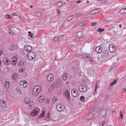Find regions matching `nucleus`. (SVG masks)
<instances>
[{"label":"nucleus","mask_w":126,"mask_h":126,"mask_svg":"<svg viewBox=\"0 0 126 126\" xmlns=\"http://www.w3.org/2000/svg\"><path fill=\"white\" fill-rule=\"evenodd\" d=\"M23 68H22L19 69V71L20 73H21L23 72Z\"/></svg>","instance_id":"nucleus-54"},{"label":"nucleus","mask_w":126,"mask_h":126,"mask_svg":"<svg viewBox=\"0 0 126 126\" xmlns=\"http://www.w3.org/2000/svg\"><path fill=\"white\" fill-rule=\"evenodd\" d=\"M58 38L57 37H55L54 39V41L55 42L57 41L58 40Z\"/></svg>","instance_id":"nucleus-53"},{"label":"nucleus","mask_w":126,"mask_h":126,"mask_svg":"<svg viewBox=\"0 0 126 126\" xmlns=\"http://www.w3.org/2000/svg\"><path fill=\"white\" fill-rule=\"evenodd\" d=\"M12 61H14V62H16V61H16V60H13V59H12Z\"/></svg>","instance_id":"nucleus-61"},{"label":"nucleus","mask_w":126,"mask_h":126,"mask_svg":"<svg viewBox=\"0 0 126 126\" xmlns=\"http://www.w3.org/2000/svg\"><path fill=\"white\" fill-rule=\"evenodd\" d=\"M54 77L53 75L51 74H50L48 75L47 76V80L49 81H52Z\"/></svg>","instance_id":"nucleus-9"},{"label":"nucleus","mask_w":126,"mask_h":126,"mask_svg":"<svg viewBox=\"0 0 126 126\" xmlns=\"http://www.w3.org/2000/svg\"><path fill=\"white\" fill-rule=\"evenodd\" d=\"M54 58H55V59H57V56H56L54 57Z\"/></svg>","instance_id":"nucleus-64"},{"label":"nucleus","mask_w":126,"mask_h":126,"mask_svg":"<svg viewBox=\"0 0 126 126\" xmlns=\"http://www.w3.org/2000/svg\"><path fill=\"white\" fill-rule=\"evenodd\" d=\"M2 66L1 64V60H0V68H1Z\"/></svg>","instance_id":"nucleus-57"},{"label":"nucleus","mask_w":126,"mask_h":126,"mask_svg":"<svg viewBox=\"0 0 126 126\" xmlns=\"http://www.w3.org/2000/svg\"><path fill=\"white\" fill-rule=\"evenodd\" d=\"M12 65H15L16 64V62H15V61L14 62V61H12Z\"/></svg>","instance_id":"nucleus-52"},{"label":"nucleus","mask_w":126,"mask_h":126,"mask_svg":"<svg viewBox=\"0 0 126 126\" xmlns=\"http://www.w3.org/2000/svg\"><path fill=\"white\" fill-rule=\"evenodd\" d=\"M94 113L93 112L92 113H90V114H88L86 115L85 118V119L86 120H89L91 119L93 117V115H95Z\"/></svg>","instance_id":"nucleus-5"},{"label":"nucleus","mask_w":126,"mask_h":126,"mask_svg":"<svg viewBox=\"0 0 126 126\" xmlns=\"http://www.w3.org/2000/svg\"><path fill=\"white\" fill-rule=\"evenodd\" d=\"M28 33L29 34V35L31 37V38H32V36L33 35V34L31 33V32H28Z\"/></svg>","instance_id":"nucleus-40"},{"label":"nucleus","mask_w":126,"mask_h":126,"mask_svg":"<svg viewBox=\"0 0 126 126\" xmlns=\"http://www.w3.org/2000/svg\"><path fill=\"white\" fill-rule=\"evenodd\" d=\"M73 18V16H68L67 18V19L68 20L70 21Z\"/></svg>","instance_id":"nucleus-37"},{"label":"nucleus","mask_w":126,"mask_h":126,"mask_svg":"<svg viewBox=\"0 0 126 126\" xmlns=\"http://www.w3.org/2000/svg\"><path fill=\"white\" fill-rule=\"evenodd\" d=\"M79 91L81 92H83L86 91L87 88L86 86L83 84L79 85L78 87Z\"/></svg>","instance_id":"nucleus-3"},{"label":"nucleus","mask_w":126,"mask_h":126,"mask_svg":"<svg viewBox=\"0 0 126 126\" xmlns=\"http://www.w3.org/2000/svg\"><path fill=\"white\" fill-rule=\"evenodd\" d=\"M80 100L82 102H83L85 100L84 97L83 96H81L80 97Z\"/></svg>","instance_id":"nucleus-34"},{"label":"nucleus","mask_w":126,"mask_h":126,"mask_svg":"<svg viewBox=\"0 0 126 126\" xmlns=\"http://www.w3.org/2000/svg\"><path fill=\"white\" fill-rule=\"evenodd\" d=\"M96 51L97 53H100L102 51V49L100 47H97L95 48Z\"/></svg>","instance_id":"nucleus-14"},{"label":"nucleus","mask_w":126,"mask_h":126,"mask_svg":"<svg viewBox=\"0 0 126 126\" xmlns=\"http://www.w3.org/2000/svg\"><path fill=\"white\" fill-rule=\"evenodd\" d=\"M120 115H121L120 117L121 119H122L123 118V112L122 111H120Z\"/></svg>","instance_id":"nucleus-44"},{"label":"nucleus","mask_w":126,"mask_h":126,"mask_svg":"<svg viewBox=\"0 0 126 126\" xmlns=\"http://www.w3.org/2000/svg\"><path fill=\"white\" fill-rule=\"evenodd\" d=\"M56 86L57 87H59L61 85V81L60 80H57L55 82Z\"/></svg>","instance_id":"nucleus-15"},{"label":"nucleus","mask_w":126,"mask_h":126,"mask_svg":"<svg viewBox=\"0 0 126 126\" xmlns=\"http://www.w3.org/2000/svg\"><path fill=\"white\" fill-rule=\"evenodd\" d=\"M62 1H59L57 2V5L58 7H60L62 6L63 4L62 2Z\"/></svg>","instance_id":"nucleus-25"},{"label":"nucleus","mask_w":126,"mask_h":126,"mask_svg":"<svg viewBox=\"0 0 126 126\" xmlns=\"http://www.w3.org/2000/svg\"><path fill=\"white\" fill-rule=\"evenodd\" d=\"M19 84L21 85H23L24 88L26 87L28 85V83L26 82V81L25 80H22L19 83Z\"/></svg>","instance_id":"nucleus-8"},{"label":"nucleus","mask_w":126,"mask_h":126,"mask_svg":"<svg viewBox=\"0 0 126 126\" xmlns=\"http://www.w3.org/2000/svg\"><path fill=\"white\" fill-rule=\"evenodd\" d=\"M65 107V106L64 105L61 103L57 104L56 106L57 110L59 111H61L63 110Z\"/></svg>","instance_id":"nucleus-2"},{"label":"nucleus","mask_w":126,"mask_h":126,"mask_svg":"<svg viewBox=\"0 0 126 126\" xmlns=\"http://www.w3.org/2000/svg\"><path fill=\"white\" fill-rule=\"evenodd\" d=\"M13 60L17 61V58L16 56H14L12 58Z\"/></svg>","instance_id":"nucleus-49"},{"label":"nucleus","mask_w":126,"mask_h":126,"mask_svg":"<svg viewBox=\"0 0 126 126\" xmlns=\"http://www.w3.org/2000/svg\"><path fill=\"white\" fill-rule=\"evenodd\" d=\"M106 113V111L105 110H101L100 113L101 117H103L105 115Z\"/></svg>","instance_id":"nucleus-19"},{"label":"nucleus","mask_w":126,"mask_h":126,"mask_svg":"<svg viewBox=\"0 0 126 126\" xmlns=\"http://www.w3.org/2000/svg\"><path fill=\"white\" fill-rule=\"evenodd\" d=\"M104 31V29H102L100 28H98V30H97V31H98L100 32H101L102 31Z\"/></svg>","instance_id":"nucleus-45"},{"label":"nucleus","mask_w":126,"mask_h":126,"mask_svg":"<svg viewBox=\"0 0 126 126\" xmlns=\"http://www.w3.org/2000/svg\"><path fill=\"white\" fill-rule=\"evenodd\" d=\"M4 63L6 65H8L10 63V61L7 58H4L3 59Z\"/></svg>","instance_id":"nucleus-13"},{"label":"nucleus","mask_w":126,"mask_h":126,"mask_svg":"<svg viewBox=\"0 0 126 126\" xmlns=\"http://www.w3.org/2000/svg\"><path fill=\"white\" fill-rule=\"evenodd\" d=\"M24 49L27 52H29L32 50V48L30 46L24 45Z\"/></svg>","instance_id":"nucleus-7"},{"label":"nucleus","mask_w":126,"mask_h":126,"mask_svg":"<svg viewBox=\"0 0 126 126\" xmlns=\"http://www.w3.org/2000/svg\"><path fill=\"white\" fill-rule=\"evenodd\" d=\"M95 10V12L98 11L97 10H98V9H96L95 10Z\"/></svg>","instance_id":"nucleus-63"},{"label":"nucleus","mask_w":126,"mask_h":126,"mask_svg":"<svg viewBox=\"0 0 126 126\" xmlns=\"http://www.w3.org/2000/svg\"><path fill=\"white\" fill-rule=\"evenodd\" d=\"M117 80L116 79H115L110 84L111 86H112L114 84H115V83L116 82Z\"/></svg>","instance_id":"nucleus-32"},{"label":"nucleus","mask_w":126,"mask_h":126,"mask_svg":"<svg viewBox=\"0 0 126 126\" xmlns=\"http://www.w3.org/2000/svg\"><path fill=\"white\" fill-rule=\"evenodd\" d=\"M24 101L26 104H29L30 103L29 99L28 98H26L24 99Z\"/></svg>","instance_id":"nucleus-23"},{"label":"nucleus","mask_w":126,"mask_h":126,"mask_svg":"<svg viewBox=\"0 0 126 126\" xmlns=\"http://www.w3.org/2000/svg\"><path fill=\"white\" fill-rule=\"evenodd\" d=\"M45 114V112L44 111H43L40 115L39 116V118H43L44 117Z\"/></svg>","instance_id":"nucleus-24"},{"label":"nucleus","mask_w":126,"mask_h":126,"mask_svg":"<svg viewBox=\"0 0 126 126\" xmlns=\"http://www.w3.org/2000/svg\"><path fill=\"white\" fill-rule=\"evenodd\" d=\"M39 109L38 108H35L33 109L30 113V115L34 116L36 115L38 113Z\"/></svg>","instance_id":"nucleus-4"},{"label":"nucleus","mask_w":126,"mask_h":126,"mask_svg":"<svg viewBox=\"0 0 126 126\" xmlns=\"http://www.w3.org/2000/svg\"><path fill=\"white\" fill-rule=\"evenodd\" d=\"M56 86L55 83H54L52 84L51 86V88L52 89H53L55 86Z\"/></svg>","instance_id":"nucleus-33"},{"label":"nucleus","mask_w":126,"mask_h":126,"mask_svg":"<svg viewBox=\"0 0 126 126\" xmlns=\"http://www.w3.org/2000/svg\"><path fill=\"white\" fill-rule=\"evenodd\" d=\"M26 56V58L29 60H32L35 57V56Z\"/></svg>","instance_id":"nucleus-21"},{"label":"nucleus","mask_w":126,"mask_h":126,"mask_svg":"<svg viewBox=\"0 0 126 126\" xmlns=\"http://www.w3.org/2000/svg\"><path fill=\"white\" fill-rule=\"evenodd\" d=\"M65 97L68 100L70 98L69 94L68 91L66 90L64 93Z\"/></svg>","instance_id":"nucleus-12"},{"label":"nucleus","mask_w":126,"mask_h":126,"mask_svg":"<svg viewBox=\"0 0 126 126\" xmlns=\"http://www.w3.org/2000/svg\"><path fill=\"white\" fill-rule=\"evenodd\" d=\"M44 98V96H40L38 98V99L40 102H42V101H43Z\"/></svg>","instance_id":"nucleus-26"},{"label":"nucleus","mask_w":126,"mask_h":126,"mask_svg":"<svg viewBox=\"0 0 126 126\" xmlns=\"http://www.w3.org/2000/svg\"><path fill=\"white\" fill-rule=\"evenodd\" d=\"M83 35V31H80L78 32L77 33V37L80 38Z\"/></svg>","instance_id":"nucleus-17"},{"label":"nucleus","mask_w":126,"mask_h":126,"mask_svg":"<svg viewBox=\"0 0 126 126\" xmlns=\"http://www.w3.org/2000/svg\"><path fill=\"white\" fill-rule=\"evenodd\" d=\"M0 105L3 108H5L6 106V102L3 100H1L0 101Z\"/></svg>","instance_id":"nucleus-10"},{"label":"nucleus","mask_w":126,"mask_h":126,"mask_svg":"<svg viewBox=\"0 0 126 126\" xmlns=\"http://www.w3.org/2000/svg\"><path fill=\"white\" fill-rule=\"evenodd\" d=\"M86 56H83V57L84 59L86 58Z\"/></svg>","instance_id":"nucleus-58"},{"label":"nucleus","mask_w":126,"mask_h":126,"mask_svg":"<svg viewBox=\"0 0 126 126\" xmlns=\"http://www.w3.org/2000/svg\"><path fill=\"white\" fill-rule=\"evenodd\" d=\"M114 47V46H113V45H109V49H110L111 47Z\"/></svg>","instance_id":"nucleus-50"},{"label":"nucleus","mask_w":126,"mask_h":126,"mask_svg":"<svg viewBox=\"0 0 126 126\" xmlns=\"http://www.w3.org/2000/svg\"><path fill=\"white\" fill-rule=\"evenodd\" d=\"M103 55H107L108 54V51L106 50H105L103 52Z\"/></svg>","instance_id":"nucleus-38"},{"label":"nucleus","mask_w":126,"mask_h":126,"mask_svg":"<svg viewBox=\"0 0 126 126\" xmlns=\"http://www.w3.org/2000/svg\"><path fill=\"white\" fill-rule=\"evenodd\" d=\"M104 124V122H102L99 124V126H102Z\"/></svg>","instance_id":"nucleus-47"},{"label":"nucleus","mask_w":126,"mask_h":126,"mask_svg":"<svg viewBox=\"0 0 126 126\" xmlns=\"http://www.w3.org/2000/svg\"><path fill=\"white\" fill-rule=\"evenodd\" d=\"M119 13L121 14L126 13V8H124L121 9L119 12Z\"/></svg>","instance_id":"nucleus-16"},{"label":"nucleus","mask_w":126,"mask_h":126,"mask_svg":"<svg viewBox=\"0 0 126 126\" xmlns=\"http://www.w3.org/2000/svg\"><path fill=\"white\" fill-rule=\"evenodd\" d=\"M67 74H66L65 73H64V74H63L62 76V78L64 80H65L67 78Z\"/></svg>","instance_id":"nucleus-29"},{"label":"nucleus","mask_w":126,"mask_h":126,"mask_svg":"<svg viewBox=\"0 0 126 126\" xmlns=\"http://www.w3.org/2000/svg\"><path fill=\"white\" fill-rule=\"evenodd\" d=\"M81 2V1L80 0H79V1H77L76 2V4H78L79 3H80Z\"/></svg>","instance_id":"nucleus-55"},{"label":"nucleus","mask_w":126,"mask_h":126,"mask_svg":"<svg viewBox=\"0 0 126 126\" xmlns=\"http://www.w3.org/2000/svg\"><path fill=\"white\" fill-rule=\"evenodd\" d=\"M94 110L93 111V112L94 113L95 111L96 112L95 113H98V112H97V111L98 110V106H95L94 107ZM92 112H93V111H92Z\"/></svg>","instance_id":"nucleus-22"},{"label":"nucleus","mask_w":126,"mask_h":126,"mask_svg":"<svg viewBox=\"0 0 126 126\" xmlns=\"http://www.w3.org/2000/svg\"><path fill=\"white\" fill-rule=\"evenodd\" d=\"M11 18L10 16L9 15H5V18L6 19H9Z\"/></svg>","instance_id":"nucleus-31"},{"label":"nucleus","mask_w":126,"mask_h":126,"mask_svg":"<svg viewBox=\"0 0 126 126\" xmlns=\"http://www.w3.org/2000/svg\"><path fill=\"white\" fill-rule=\"evenodd\" d=\"M20 53L22 55H25V52H24V50H23L21 49L20 51Z\"/></svg>","instance_id":"nucleus-39"},{"label":"nucleus","mask_w":126,"mask_h":126,"mask_svg":"<svg viewBox=\"0 0 126 126\" xmlns=\"http://www.w3.org/2000/svg\"><path fill=\"white\" fill-rule=\"evenodd\" d=\"M71 94L72 95L73 97H75L78 95L77 92L75 89H74L71 91Z\"/></svg>","instance_id":"nucleus-11"},{"label":"nucleus","mask_w":126,"mask_h":126,"mask_svg":"<svg viewBox=\"0 0 126 126\" xmlns=\"http://www.w3.org/2000/svg\"><path fill=\"white\" fill-rule=\"evenodd\" d=\"M115 67H114V66L112 67V68L111 67V68L110 69L111 70L112 69H115Z\"/></svg>","instance_id":"nucleus-59"},{"label":"nucleus","mask_w":126,"mask_h":126,"mask_svg":"<svg viewBox=\"0 0 126 126\" xmlns=\"http://www.w3.org/2000/svg\"><path fill=\"white\" fill-rule=\"evenodd\" d=\"M4 85L5 87L6 88H8L9 86V82L7 81H5L4 82Z\"/></svg>","instance_id":"nucleus-18"},{"label":"nucleus","mask_w":126,"mask_h":126,"mask_svg":"<svg viewBox=\"0 0 126 126\" xmlns=\"http://www.w3.org/2000/svg\"><path fill=\"white\" fill-rule=\"evenodd\" d=\"M85 21H82L79 24V25L80 26L82 27L85 24Z\"/></svg>","instance_id":"nucleus-30"},{"label":"nucleus","mask_w":126,"mask_h":126,"mask_svg":"<svg viewBox=\"0 0 126 126\" xmlns=\"http://www.w3.org/2000/svg\"><path fill=\"white\" fill-rule=\"evenodd\" d=\"M17 76V74L16 73H14L12 75L13 79L14 80L16 79V77Z\"/></svg>","instance_id":"nucleus-28"},{"label":"nucleus","mask_w":126,"mask_h":126,"mask_svg":"<svg viewBox=\"0 0 126 126\" xmlns=\"http://www.w3.org/2000/svg\"><path fill=\"white\" fill-rule=\"evenodd\" d=\"M2 51L0 50V55H1L2 53Z\"/></svg>","instance_id":"nucleus-60"},{"label":"nucleus","mask_w":126,"mask_h":126,"mask_svg":"<svg viewBox=\"0 0 126 126\" xmlns=\"http://www.w3.org/2000/svg\"><path fill=\"white\" fill-rule=\"evenodd\" d=\"M113 49L114 50H115V47H111L109 49V50L112 53L113 52V50H112Z\"/></svg>","instance_id":"nucleus-35"},{"label":"nucleus","mask_w":126,"mask_h":126,"mask_svg":"<svg viewBox=\"0 0 126 126\" xmlns=\"http://www.w3.org/2000/svg\"><path fill=\"white\" fill-rule=\"evenodd\" d=\"M86 59H88L87 60H91L92 59V57H91L90 56H87V57H86Z\"/></svg>","instance_id":"nucleus-42"},{"label":"nucleus","mask_w":126,"mask_h":126,"mask_svg":"<svg viewBox=\"0 0 126 126\" xmlns=\"http://www.w3.org/2000/svg\"><path fill=\"white\" fill-rule=\"evenodd\" d=\"M50 117V113L49 112H48L46 116V118L49 119V118Z\"/></svg>","instance_id":"nucleus-43"},{"label":"nucleus","mask_w":126,"mask_h":126,"mask_svg":"<svg viewBox=\"0 0 126 126\" xmlns=\"http://www.w3.org/2000/svg\"><path fill=\"white\" fill-rule=\"evenodd\" d=\"M17 48V46L15 44H12L9 47L10 50L12 51L15 50H16Z\"/></svg>","instance_id":"nucleus-6"},{"label":"nucleus","mask_w":126,"mask_h":126,"mask_svg":"<svg viewBox=\"0 0 126 126\" xmlns=\"http://www.w3.org/2000/svg\"><path fill=\"white\" fill-rule=\"evenodd\" d=\"M41 87L39 85L35 86L33 89L32 92L34 96H36L41 91Z\"/></svg>","instance_id":"nucleus-1"},{"label":"nucleus","mask_w":126,"mask_h":126,"mask_svg":"<svg viewBox=\"0 0 126 126\" xmlns=\"http://www.w3.org/2000/svg\"><path fill=\"white\" fill-rule=\"evenodd\" d=\"M98 86L97 85H95V92H96V90Z\"/></svg>","instance_id":"nucleus-51"},{"label":"nucleus","mask_w":126,"mask_h":126,"mask_svg":"<svg viewBox=\"0 0 126 126\" xmlns=\"http://www.w3.org/2000/svg\"><path fill=\"white\" fill-rule=\"evenodd\" d=\"M24 62L22 61H20L19 62V63L18 65L19 67H22L24 65Z\"/></svg>","instance_id":"nucleus-20"},{"label":"nucleus","mask_w":126,"mask_h":126,"mask_svg":"<svg viewBox=\"0 0 126 126\" xmlns=\"http://www.w3.org/2000/svg\"><path fill=\"white\" fill-rule=\"evenodd\" d=\"M34 15L35 16H40L41 15V14L40 13L38 12L34 13Z\"/></svg>","instance_id":"nucleus-27"},{"label":"nucleus","mask_w":126,"mask_h":126,"mask_svg":"<svg viewBox=\"0 0 126 126\" xmlns=\"http://www.w3.org/2000/svg\"><path fill=\"white\" fill-rule=\"evenodd\" d=\"M35 54L34 53L32 52H31L30 53H28L26 55H34Z\"/></svg>","instance_id":"nucleus-46"},{"label":"nucleus","mask_w":126,"mask_h":126,"mask_svg":"<svg viewBox=\"0 0 126 126\" xmlns=\"http://www.w3.org/2000/svg\"><path fill=\"white\" fill-rule=\"evenodd\" d=\"M53 101L54 102H55L56 101V99L55 97H54L53 99Z\"/></svg>","instance_id":"nucleus-56"},{"label":"nucleus","mask_w":126,"mask_h":126,"mask_svg":"<svg viewBox=\"0 0 126 126\" xmlns=\"http://www.w3.org/2000/svg\"><path fill=\"white\" fill-rule=\"evenodd\" d=\"M13 15L14 16H16V15L15 13H14L13 14Z\"/></svg>","instance_id":"nucleus-62"},{"label":"nucleus","mask_w":126,"mask_h":126,"mask_svg":"<svg viewBox=\"0 0 126 126\" xmlns=\"http://www.w3.org/2000/svg\"><path fill=\"white\" fill-rule=\"evenodd\" d=\"M100 56L101 57L102 59L103 60H105L107 59L106 58L108 56Z\"/></svg>","instance_id":"nucleus-36"},{"label":"nucleus","mask_w":126,"mask_h":126,"mask_svg":"<svg viewBox=\"0 0 126 126\" xmlns=\"http://www.w3.org/2000/svg\"><path fill=\"white\" fill-rule=\"evenodd\" d=\"M96 23L95 22L91 23L90 25L91 26H93L95 25Z\"/></svg>","instance_id":"nucleus-48"},{"label":"nucleus","mask_w":126,"mask_h":126,"mask_svg":"<svg viewBox=\"0 0 126 126\" xmlns=\"http://www.w3.org/2000/svg\"><path fill=\"white\" fill-rule=\"evenodd\" d=\"M98 12V11L95 12V10H94L93 11H92L91 12H90V14H94L97 12Z\"/></svg>","instance_id":"nucleus-41"}]
</instances>
